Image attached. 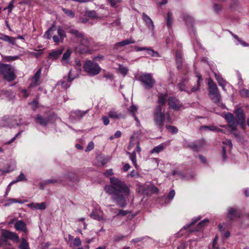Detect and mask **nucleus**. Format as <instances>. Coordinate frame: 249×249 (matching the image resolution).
Masks as SVG:
<instances>
[{"label": "nucleus", "mask_w": 249, "mask_h": 249, "mask_svg": "<svg viewBox=\"0 0 249 249\" xmlns=\"http://www.w3.org/2000/svg\"><path fill=\"white\" fill-rule=\"evenodd\" d=\"M110 185L104 187L106 193L111 195L116 204L121 208H124L126 205V197L130 193L129 187L125 182L115 177L110 178Z\"/></svg>", "instance_id": "obj_1"}, {"label": "nucleus", "mask_w": 249, "mask_h": 249, "mask_svg": "<svg viewBox=\"0 0 249 249\" xmlns=\"http://www.w3.org/2000/svg\"><path fill=\"white\" fill-rule=\"evenodd\" d=\"M234 113L236 118L231 113H228L225 115V119L232 131L236 129L238 124H240L242 128L245 126V118L243 110L238 108L235 110Z\"/></svg>", "instance_id": "obj_2"}, {"label": "nucleus", "mask_w": 249, "mask_h": 249, "mask_svg": "<svg viewBox=\"0 0 249 249\" xmlns=\"http://www.w3.org/2000/svg\"><path fill=\"white\" fill-rule=\"evenodd\" d=\"M0 74L2 75L5 80L9 82L14 80L16 78L14 69L9 64L0 63Z\"/></svg>", "instance_id": "obj_3"}, {"label": "nucleus", "mask_w": 249, "mask_h": 249, "mask_svg": "<svg viewBox=\"0 0 249 249\" xmlns=\"http://www.w3.org/2000/svg\"><path fill=\"white\" fill-rule=\"evenodd\" d=\"M165 110L160 106H156L153 113L154 120L156 125L161 130L165 120Z\"/></svg>", "instance_id": "obj_4"}, {"label": "nucleus", "mask_w": 249, "mask_h": 249, "mask_svg": "<svg viewBox=\"0 0 249 249\" xmlns=\"http://www.w3.org/2000/svg\"><path fill=\"white\" fill-rule=\"evenodd\" d=\"M209 96L214 103L218 104L221 100V95L216 85L211 79L208 81Z\"/></svg>", "instance_id": "obj_5"}, {"label": "nucleus", "mask_w": 249, "mask_h": 249, "mask_svg": "<svg viewBox=\"0 0 249 249\" xmlns=\"http://www.w3.org/2000/svg\"><path fill=\"white\" fill-rule=\"evenodd\" d=\"M83 68L86 72L92 76L96 75L99 73L101 70V68L98 64L89 60H87L85 61Z\"/></svg>", "instance_id": "obj_6"}, {"label": "nucleus", "mask_w": 249, "mask_h": 249, "mask_svg": "<svg viewBox=\"0 0 249 249\" xmlns=\"http://www.w3.org/2000/svg\"><path fill=\"white\" fill-rule=\"evenodd\" d=\"M7 239H11L16 243L19 241L18 236L16 233L4 230L2 231L1 236H0V247L3 244L6 242Z\"/></svg>", "instance_id": "obj_7"}, {"label": "nucleus", "mask_w": 249, "mask_h": 249, "mask_svg": "<svg viewBox=\"0 0 249 249\" xmlns=\"http://www.w3.org/2000/svg\"><path fill=\"white\" fill-rule=\"evenodd\" d=\"M139 80L147 89L153 88L155 84V81L152 78V74L151 73H144L141 75L139 77Z\"/></svg>", "instance_id": "obj_8"}, {"label": "nucleus", "mask_w": 249, "mask_h": 249, "mask_svg": "<svg viewBox=\"0 0 249 249\" xmlns=\"http://www.w3.org/2000/svg\"><path fill=\"white\" fill-rule=\"evenodd\" d=\"M142 19L146 26L151 32L152 36H155L156 34L155 26L151 18L145 13H143L142 14Z\"/></svg>", "instance_id": "obj_9"}, {"label": "nucleus", "mask_w": 249, "mask_h": 249, "mask_svg": "<svg viewBox=\"0 0 249 249\" xmlns=\"http://www.w3.org/2000/svg\"><path fill=\"white\" fill-rule=\"evenodd\" d=\"M57 33L58 36L54 35L53 37V42L56 43L63 42L64 38L66 37L65 31L61 26H58L57 29Z\"/></svg>", "instance_id": "obj_10"}, {"label": "nucleus", "mask_w": 249, "mask_h": 249, "mask_svg": "<svg viewBox=\"0 0 249 249\" xmlns=\"http://www.w3.org/2000/svg\"><path fill=\"white\" fill-rule=\"evenodd\" d=\"M79 39L80 40V46H83L84 48H80L78 49L77 47H76L75 48V51L79 52L81 53H83L85 52L84 49H87L89 47L90 45L89 41L88 38L85 37L84 35Z\"/></svg>", "instance_id": "obj_11"}, {"label": "nucleus", "mask_w": 249, "mask_h": 249, "mask_svg": "<svg viewBox=\"0 0 249 249\" xmlns=\"http://www.w3.org/2000/svg\"><path fill=\"white\" fill-rule=\"evenodd\" d=\"M61 178L65 179V184L67 183V180H70L72 182L78 181V178L75 176V174L72 171H68L64 173L62 175L60 176Z\"/></svg>", "instance_id": "obj_12"}, {"label": "nucleus", "mask_w": 249, "mask_h": 249, "mask_svg": "<svg viewBox=\"0 0 249 249\" xmlns=\"http://www.w3.org/2000/svg\"><path fill=\"white\" fill-rule=\"evenodd\" d=\"M168 104L169 107L175 110L179 109L181 107V105L178 100L174 97H170L169 98Z\"/></svg>", "instance_id": "obj_13"}, {"label": "nucleus", "mask_w": 249, "mask_h": 249, "mask_svg": "<svg viewBox=\"0 0 249 249\" xmlns=\"http://www.w3.org/2000/svg\"><path fill=\"white\" fill-rule=\"evenodd\" d=\"M27 206L33 210H44L47 208V203L45 202L40 203H31L27 204Z\"/></svg>", "instance_id": "obj_14"}, {"label": "nucleus", "mask_w": 249, "mask_h": 249, "mask_svg": "<svg viewBox=\"0 0 249 249\" xmlns=\"http://www.w3.org/2000/svg\"><path fill=\"white\" fill-rule=\"evenodd\" d=\"M36 122L41 126H46L50 123V117H43L37 114L35 118Z\"/></svg>", "instance_id": "obj_15"}, {"label": "nucleus", "mask_w": 249, "mask_h": 249, "mask_svg": "<svg viewBox=\"0 0 249 249\" xmlns=\"http://www.w3.org/2000/svg\"><path fill=\"white\" fill-rule=\"evenodd\" d=\"M41 69L38 70L32 78L31 83H30V87H35L40 84V78L41 75Z\"/></svg>", "instance_id": "obj_16"}, {"label": "nucleus", "mask_w": 249, "mask_h": 249, "mask_svg": "<svg viewBox=\"0 0 249 249\" xmlns=\"http://www.w3.org/2000/svg\"><path fill=\"white\" fill-rule=\"evenodd\" d=\"M100 213H103V212L100 210H95L93 211L90 214V216L98 221H104L106 222V220L104 219L103 216Z\"/></svg>", "instance_id": "obj_17"}, {"label": "nucleus", "mask_w": 249, "mask_h": 249, "mask_svg": "<svg viewBox=\"0 0 249 249\" xmlns=\"http://www.w3.org/2000/svg\"><path fill=\"white\" fill-rule=\"evenodd\" d=\"M71 53L72 51L70 49H68L64 53L61 60V62L63 65H66L69 64Z\"/></svg>", "instance_id": "obj_18"}, {"label": "nucleus", "mask_w": 249, "mask_h": 249, "mask_svg": "<svg viewBox=\"0 0 249 249\" xmlns=\"http://www.w3.org/2000/svg\"><path fill=\"white\" fill-rule=\"evenodd\" d=\"M88 112V110L81 111L79 110L71 111L70 116L75 119H80Z\"/></svg>", "instance_id": "obj_19"}, {"label": "nucleus", "mask_w": 249, "mask_h": 249, "mask_svg": "<svg viewBox=\"0 0 249 249\" xmlns=\"http://www.w3.org/2000/svg\"><path fill=\"white\" fill-rule=\"evenodd\" d=\"M15 228L17 231H21L25 233L28 232L26 224L22 220L17 221L15 223Z\"/></svg>", "instance_id": "obj_20"}, {"label": "nucleus", "mask_w": 249, "mask_h": 249, "mask_svg": "<svg viewBox=\"0 0 249 249\" xmlns=\"http://www.w3.org/2000/svg\"><path fill=\"white\" fill-rule=\"evenodd\" d=\"M62 49H58L53 50L48 54V58L51 59L53 60L57 59L63 53Z\"/></svg>", "instance_id": "obj_21"}, {"label": "nucleus", "mask_w": 249, "mask_h": 249, "mask_svg": "<svg viewBox=\"0 0 249 249\" xmlns=\"http://www.w3.org/2000/svg\"><path fill=\"white\" fill-rule=\"evenodd\" d=\"M227 211V217L229 219L232 220L239 217L238 213L236 209L232 207H230L228 209Z\"/></svg>", "instance_id": "obj_22"}, {"label": "nucleus", "mask_w": 249, "mask_h": 249, "mask_svg": "<svg viewBox=\"0 0 249 249\" xmlns=\"http://www.w3.org/2000/svg\"><path fill=\"white\" fill-rule=\"evenodd\" d=\"M16 167V162L14 161H11L9 164L8 165L7 167L5 169H0V173L2 175H4L7 173H9L14 171Z\"/></svg>", "instance_id": "obj_23"}, {"label": "nucleus", "mask_w": 249, "mask_h": 249, "mask_svg": "<svg viewBox=\"0 0 249 249\" xmlns=\"http://www.w3.org/2000/svg\"><path fill=\"white\" fill-rule=\"evenodd\" d=\"M75 70L76 71V72L75 73L73 72L72 71H70L68 76V80L69 82H71L76 78L81 71V67L75 66Z\"/></svg>", "instance_id": "obj_24"}, {"label": "nucleus", "mask_w": 249, "mask_h": 249, "mask_svg": "<svg viewBox=\"0 0 249 249\" xmlns=\"http://www.w3.org/2000/svg\"><path fill=\"white\" fill-rule=\"evenodd\" d=\"M167 98V94H159L158 95V105L157 106H160L161 107L163 108L164 106L166 103V100Z\"/></svg>", "instance_id": "obj_25"}, {"label": "nucleus", "mask_w": 249, "mask_h": 249, "mask_svg": "<svg viewBox=\"0 0 249 249\" xmlns=\"http://www.w3.org/2000/svg\"><path fill=\"white\" fill-rule=\"evenodd\" d=\"M65 181L66 180L65 179L61 178V176H59L56 179L51 178V179H48L45 180L44 184L46 185V184H51V183L53 184V183H55L64 184Z\"/></svg>", "instance_id": "obj_26"}, {"label": "nucleus", "mask_w": 249, "mask_h": 249, "mask_svg": "<svg viewBox=\"0 0 249 249\" xmlns=\"http://www.w3.org/2000/svg\"><path fill=\"white\" fill-rule=\"evenodd\" d=\"M196 76L198 78L197 83L192 88L191 90L190 91L191 93L198 90L200 88V82L202 81L201 75L200 73L196 72Z\"/></svg>", "instance_id": "obj_27"}, {"label": "nucleus", "mask_w": 249, "mask_h": 249, "mask_svg": "<svg viewBox=\"0 0 249 249\" xmlns=\"http://www.w3.org/2000/svg\"><path fill=\"white\" fill-rule=\"evenodd\" d=\"M0 97L2 99H7L8 100H11L14 97L13 94L9 91L6 90H2L0 92Z\"/></svg>", "instance_id": "obj_28"}, {"label": "nucleus", "mask_w": 249, "mask_h": 249, "mask_svg": "<svg viewBox=\"0 0 249 249\" xmlns=\"http://www.w3.org/2000/svg\"><path fill=\"white\" fill-rule=\"evenodd\" d=\"M183 18L186 23V25H190L193 27L194 21L193 18L188 14H184L183 16Z\"/></svg>", "instance_id": "obj_29"}, {"label": "nucleus", "mask_w": 249, "mask_h": 249, "mask_svg": "<svg viewBox=\"0 0 249 249\" xmlns=\"http://www.w3.org/2000/svg\"><path fill=\"white\" fill-rule=\"evenodd\" d=\"M169 144V142H164L159 144V145L154 147L152 150V153H158L162 151L164 148Z\"/></svg>", "instance_id": "obj_30"}, {"label": "nucleus", "mask_w": 249, "mask_h": 249, "mask_svg": "<svg viewBox=\"0 0 249 249\" xmlns=\"http://www.w3.org/2000/svg\"><path fill=\"white\" fill-rule=\"evenodd\" d=\"M108 116L110 118L113 119H119L123 117V115L121 113H119L115 110H111L108 113Z\"/></svg>", "instance_id": "obj_31"}, {"label": "nucleus", "mask_w": 249, "mask_h": 249, "mask_svg": "<svg viewBox=\"0 0 249 249\" xmlns=\"http://www.w3.org/2000/svg\"><path fill=\"white\" fill-rule=\"evenodd\" d=\"M126 154L129 156V159L131 160L135 168H137L138 167V164L137 163L136 154L135 151H133L132 152H127Z\"/></svg>", "instance_id": "obj_32"}, {"label": "nucleus", "mask_w": 249, "mask_h": 249, "mask_svg": "<svg viewBox=\"0 0 249 249\" xmlns=\"http://www.w3.org/2000/svg\"><path fill=\"white\" fill-rule=\"evenodd\" d=\"M187 81V80L186 79H184L181 82H179L178 84V87L180 90L184 91L190 94H191V92L188 90V88L185 84V82Z\"/></svg>", "instance_id": "obj_33"}, {"label": "nucleus", "mask_w": 249, "mask_h": 249, "mask_svg": "<svg viewBox=\"0 0 249 249\" xmlns=\"http://www.w3.org/2000/svg\"><path fill=\"white\" fill-rule=\"evenodd\" d=\"M68 33L74 35L78 39L81 37H82L84 35L82 33L74 28H70L68 31Z\"/></svg>", "instance_id": "obj_34"}, {"label": "nucleus", "mask_w": 249, "mask_h": 249, "mask_svg": "<svg viewBox=\"0 0 249 249\" xmlns=\"http://www.w3.org/2000/svg\"><path fill=\"white\" fill-rule=\"evenodd\" d=\"M135 143H136V144H137V145H136L137 151L138 153H140L141 151V147L140 146V143L137 141L135 142V140H134V138L133 137H131V138H130V142L129 145L128 146V149L129 150H131V148L134 145Z\"/></svg>", "instance_id": "obj_35"}, {"label": "nucleus", "mask_w": 249, "mask_h": 249, "mask_svg": "<svg viewBox=\"0 0 249 249\" xmlns=\"http://www.w3.org/2000/svg\"><path fill=\"white\" fill-rule=\"evenodd\" d=\"M215 77L219 86L222 87L223 90H225L226 81L218 74L215 73Z\"/></svg>", "instance_id": "obj_36"}, {"label": "nucleus", "mask_w": 249, "mask_h": 249, "mask_svg": "<svg viewBox=\"0 0 249 249\" xmlns=\"http://www.w3.org/2000/svg\"><path fill=\"white\" fill-rule=\"evenodd\" d=\"M135 42V41L132 38H130L129 39H127L120 42L117 43L116 45L120 46H124L130 44H133Z\"/></svg>", "instance_id": "obj_37"}, {"label": "nucleus", "mask_w": 249, "mask_h": 249, "mask_svg": "<svg viewBox=\"0 0 249 249\" xmlns=\"http://www.w3.org/2000/svg\"><path fill=\"white\" fill-rule=\"evenodd\" d=\"M231 33L232 37L234 38L235 42L236 45H241L245 47L248 46L247 44L246 43L244 42V41H243L242 40V39L241 38H240L237 35L233 34L232 33Z\"/></svg>", "instance_id": "obj_38"}, {"label": "nucleus", "mask_w": 249, "mask_h": 249, "mask_svg": "<svg viewBox=\"0 0 249 249\" xmlns=\"http://www.w3.org/2000/svg\"><path fill=\"white\" fill-rule=\"evenodd\" d=\"M54 27H52L50 28L45 33L43 37L46 39H50L51 38L52 35L53 34L54 31Z\"/></svg>", "instance_id": "obj_39"}, {"label": "nucleus", "mask_w": 249, "mask_h": 249, "mask_svg": "<svg viewBox=\"0 0 249 249\" xmlns=\"http://www.w3.org/2000/svg\"><path fill=\"white\" fill-rule=\"evenodd\" d=\"M19 249H30L29 245L24 238L21 239V243L19 246Z\"/></svg>", "instance_id": "obj_40"}, {"label": "nucleus", "mask_w": 249, "mask_h": 249, "mask_svg": "<svg viewBox=\"0 0 249 249\" xmlns=\"http://www.w3.org/2000/svg\"><path fill=\"white\" fill-rule=\"evenodd\" d=\"M172 24V14L168 12L167 15L166 25L168 28H170Z\"/></svg>", "instance_id": "obj_41"}, {"label": "nucleus", "mask_w": 249, "mask_h": 249, "mask_svg": "<svg viewBox=\"0 0 249 249\" xmlns=\"http://www.w3.org/2000/svg\"><path fill=\"white\" fill-rule=\"evenodd\" d=\"M23 181H27V179L25 178L24 174L21 173L20 175L16 179L12 181L14 183H16L18 182Z\"/></svg>", "instance_id": "obj_42"}, {"label": "nucleus", "mask_w": 249, "mask_h": 249, "mask_svg": "<svg viewBox=\"0 0 249 249\" xmlns=\"http://www.w3.org/2000/svg\"><path fill=\"white\" fill-rule=\"evenodd\" d=\"M203 128H204L205 129H209L213 131L221 132H223V130L222 129L218 128L216 127V126H213H213L205 125V126H203Z\"/></svg>", "instance_id": "obj_43"}, {"label": "nucleus", "mask_w": 249, "mask_h": 249, "mask_svg": "<svg viewBox=\"0 0 249 249\" xmlns=\"http://www.w3.org/2000/svg\"><path fill=\"white\" fill-rule=\"evenodd\" d=\"M240 95L243 97H249V90L247 89H242L239 91Z\"/></svg>", "instance_id": "obj_44"}, {"label": "nucleus", "mask_w": 249, "mask_h": 249, "mask_svg": "<svg viewBox=\"0 0 249 249\" xmlns=\"http://www.w3.org/2000/svg\"><path fill=\"white\" fill-rule=\"evenodd\" d=\"M209 220L208 219H205L200 222L198 225V228L196 229V231H199L201 230L203 227H204L206 224L208 223Z\"/></svg>", "instance_id": "obj_45"}, {"label": "nucleus", "mask_w": 249, "mask_h": 249, "mask_svg": "<svg viewBox=\"0 0 249 249\" xmlns=\"http://www.w3.org/2000/svg\"><path fill=\"white\" fill-rule=\"evenodd\" d=\"M19 58V56L18 55L16 56H4V59L5 61L7 62H10L17 60Z\"/></svg>", "instance_id": "obj_46"}, {"label": "nucleus", "mask_w": 249, "mask_h": 249, "mask_svg": "<svg viewBox=\"0 0 249 249\" xmlns=\"http://www.w3.org/2000/svg\"><path fill=\"white\" fill-rule=\"evenodd\" d=\"M128 111L133 115L135 116L137 111V107L135 105H132L128 108Z\"/></svg>", "instance_id": "obj_47"}, {"label": "nucleus", "mask_w": 249, "mask_h": 249, "mask_svg": "<svg viewBox=\"0 0 249 249\" xmlns=\"http://www.w3.org/2000/svg\"><path fill=\"white\" fill-rule=\"evenodd\" d=\"M119 70L120 72L124 75H125L128 72V69H127V68L121 65H119Z\"/></svg>", "instance_id": "obj_48"}, {"label": "nucleus", "mask_w": 249, "mask_h": 249, "mask_svg": "<svg viewBox=\"0 0 249 249\" xmlns=\"http://www.w3.org/2000/svg\"><path fill=\"white\" fill-rule=\"evenodd\" d=\"M62 10L66 15L70 16V17L72 18L74 17V14L71 10H68L64 8H63Z\"/></svg>", "instance_id": "obj_49"}, {"label": "nucleus", "mask_w": 249, "mask_h": 249, "mask_svg": "<svg viewBox=\"0 0 249 249\" xmlns=\"http://www.w3.org/2000/svg\"><path fill=\"white\" fill-rule=\"evenodd\" d=\"M200 219V217H198L194 219H193L192 222L190 223V224L186 225L183 227V228H184L185 230H187L190 227H191L192 225L195 224L196 222H197Z\"/></svg>", "instance_id": "obj_50"}, {"label": "nucleus", "mask_w": 249, "mask_h": 249, "mask_svg": "<svg viewBox=\"0 0 249 249\" xmlns=\"http://www.w3.org/2000/svg\"><path fill=\"white\" fill-rule=\"evenodd\" d=\"M14 0H12V1L9 3L8 6L4 8V10L8 9V12L11 13L14 7Z\"/></svg>", "instance_id": "obj_51"}, {"label": "nucleus", "mask_w": 249, "mask_h": 249, "mask_svg": "<svg viewBox=\"0 0 249 249\" xmlns=\"http://www.w3.org/2000/svg\"><path fill=\"white\" fill-rule=\"evenodd\" d=\"M72 244L74 246H79L81 245V241L79 237H76L72 243Z\"/></svg>", "instance_id": "obj_52"}, {"label": "nucleus", "mask_w": 249, "mask_h": 249, "mask_svg": "<svg viewBox=\"0 0 249 249\" xmlns=\"http://www.w3.org/2000/svg\"><path fill=\"white\" fill-rule=\"evenodd\" d=\"M118 213L117 215L124 216L127 214L130 213V212L127 210H119L118 211Z\"/></svg>", "instance_id": "obj_53"}, {"label": "nucleus", "mask_w": 249, "mask_h": 249, "mask_svg": "<svg viewBox=\"0 0 249 249\" xmlns=\"http://www.w3.org/2000/svg\"><path fill=\"white\" fill-rule=\"evenodd\" d=\"M94 144L93 142H90L86 147V151H89L92 150L94 148Z\"/></svg>", "instance_id": "obj_54"}, {"label": "nucleus", "mask_w": 249, "mask_h": 249, "mask_svg": "<svg viewBox=\"0 0 249 249\" xmlns=\"http://www.w3.org/2000/svg\"><path fill=\"white\" fill-rule=\"evenodd\" d=\"M16 38L9 36V38L7 39L6 42H8L9 43L12 45H14L16 44Z\"/></svg>", "instance_id": "obj_55"}, {"label": "nucleus", "mask_w": 249, "mask_h": 249, "mask_svg": "<svg viewBox=\"0 0 249 249\" xmlns=\"http://www.w3.org/2000/svg\"><path fill=\"white\" fill-rule=\"evenodd\" d=\"M176 60H177V63L178 64V68H179V66L181 64V56L178 53H176Z\"/></svg>", "instance_id": "obj_56"}, {"label": "nucleus", "mask_w": 249, "mask_h": 249, "mask_svg": "<svg viewBox=\"0 0 249 249\" xmlns=\"http://www.w3.org/2000/svg\"><path fill=\"white\" fill-rule=\"evenodd\" d=\"M128 176H130L131 177L134 178H138L140 177V175L135 170L132 171L128 175Z\"/></svg>", "instance_id": "obj_57"}, {"label": "nucleus", "mask_w": 249, "mask_h": 249, "mask_svg": "<svg viewBox=\"0 0 249 249\" xmlns=\"http://www.w3.org/2000/svg\"><path fill=\"white\" fill-rule=\"evenodd\" d=\"M217 239L218 237L217 236H216L213 241V243L212 244V249H219V248L216 246Z\"/></svg>", "instance_id": "obj_58"}, {"label": "nucleus", "mask_w": 249, "mask_h": 249, "mask_svg": "<svg viewBox=\"0 0 249 249\" xmlns=\"http://www.w3.org/2000/svg\"><path fill=\"white\" fill-rule=\"evenodd\" d=\"M125 237V236L123 235H117L114 236V240L116 242L120 241L123 240Z\"/></svg>", "instance_id": "obj_59"}, {"label": "nucleus", "mask_w": 249, "mask_h": 249, "mask_svg": "<svg viewBox=\"0 0 249 249\" xmlns=\"http://www.w3.org/2000/svg\"><path fill=\"white\" fill-rule=\"evenodd\" d=\"M107 2L110 4L112 7H117L116 1L115 0H106Z\"/></svg>", "instance_id": "obj_60"}, {"label": "nucleus", "mask_w": 249, "mask_h": 249, "mask_svg": "<svg viewBox=\"0 0 249 249\" xmlns=\"http://www.w3.org/2000/svg\"><path fill=\"white\" fill-rule=\"evenodd\" d=\"M190 146L195 151H198L200 149V147L195 143H192Z\"/></svg>", "instance_id": "obj_61"}, {"label": "nucleus", "mask_w": 249, "mask_h": 249, "mask_svg": "<svg viewBox=\"0 0 249 249\" xmlns=\"http://www.w3.org/2000/svg\"><path fill=\"white\" fill-rule=\"evenodd\" d=\"M224 145L229 146L230 148H231L232 146V142L229 140H226L223 142Z\"/></svg>", "instance_id": "obj_62"}, {"label": "nucleus", "mask_w": 249, "mask_h": 249, "mask_svg": "<svg viewBox=\"0 0 249 249\" xmlns=\"http://www.w3.org/2000/svg\"><path fill=\"white\" fill-rule=\"evenodd\" d=\"M149 190L151 192L153 193H157L159 191L158 188H157L156 187L154 186H151L149 187Z\"/></svg>", "instance_id": "obj_63"}, {"label": "nucleus", "mask_w": 249, "mask_h": 249, "mask_svg": "<svg viewBox=\"0 0 249 249\" xmlns=\"http://www.w3.org/2000/svg\"><path fill=\"white\" fill-rule=\"evenodd\" d=\"M175 195V192L174 190H171L168 196V199L170 200H171L174 197Z\"/></svg>", "instance_id": "obj_64"}]
</instances>
